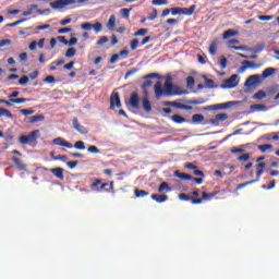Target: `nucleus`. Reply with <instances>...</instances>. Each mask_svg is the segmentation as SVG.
I'll use <instances>...</instances> for the list:
<instances>
[{
	"label": "nucleus",
	"mask_w": 279,
	"mask_h": 279,
	"mask_svg": "<svg viewBox=\"0 0 279 279\" xmlns=\"http://www.w3.org/2000/svg\"><path fill=\"white\" fill-rule=\"evenodd\" d=\"M155 97L156 99H161L163 97H171L173 95H182V92L174 90L173 83L166 82L162 86V83L158 81L155 84Z\"/></svg>",
	"instance_id": "1"
},
{
	"label": "nucleus",
	"mask_w": 279,
	"mask_h": 279,
	"mask_svg": "<svg viewBox=\"0 0 279 279\" xmlns=\"http://www.w3.org/2000/svg\"><path fill=\"white\" fill-rule=\"evenodd\" d=\"M208 100L206 98H197V99H191V100H184V99H179L173 101V108H177L178 110H193L192 106H202L203 104H206ZM184 104H190L184 105Z\"/></svg>",
	"instance_id": "2"
},
{
	"label": "nucleus",
	"mask_w": 279,
	"mask_h": 279,
	"mask_svg": "<svg viewBox=\"0 0 279 279\" xmlns=\"http://www.w3.org/2000/svg\"><path fill=\"white\" fill-rule=\"evenodd\" d=\"M265 167H267V163L264 161L257 163L255 166L256 179L238 184L236 191H240V189H245V186H250V184H255V182H260V178H263V173H265Z\"/></svg>",
	"instance_id": "3"
},
{
	"label": "nucleus",
	"mask_w": 279,
	"mask_h": 279,
	"mask_svg": "<svg viewBox=\"0 0 279 279\" xmlns=\"http://www.w3.org/2000/svg\"><path fill=\"white\" fill-rule=\"evenodd\" d=\"M40 136V130H34L28 135H21L20 136V144L21 145H29L31 147H36L38 145V138Z\"/></svg>",
	"instance_id": "4"
},
{
	"label": "nucleus",
	"mask_w": 279,
	"mask_h": 279,
	"mask_svg": "<svg viewBox=\"0 0 279 279\" xmlns=\"http://www.w3.org/2000/svg\"><path fill=\"white\" fill-rule=\"evenodd\" d=\"M171 14L172 16H178V15H184V16H193L195 13V10H197V5L192 4L190 8H171Z\"/></svg>",
	"instance_id": "5"
},
{
	"label": "nucleus",
	"mask_w": 279,
	"mask_h": 279,
	"mask_svg": "<svg viewBox=\"0 0 279 279\" xmlns=\"http://www.w3.org/2000/svg\"><path fill=\"white\" fill-rule=\"evenodd\" d=\"M202 195H203L202 198H192V204L194 206H197L203 202H210V199L219 195V191H215L213 193L203 192Z\"/></svg>",
	"instance_id": "6"
},
{
	"label": "nucleus",
	"mask_w": 279,
	"mask_h": 279,
	"mask_svg": "<svg viewBox=\"0 0 279 279\" xmlns=\"http://www.w3.org/2000/svg\"><path fill=\"white\" fill-rule=\"evenodd\" d=\"M66 5H75V0H57L50 2L52 10H62V8H66Z\"/></svg>",
	"instance_id": "7"
},
{
	"label": "nucleus",
	"mask_w": 279,
	"mask_h": 279,
	"mask_svg": "<svg viewBox=\"0 0 279 279\" xmlns=\"http://www.w3.org/2000/svg\"><path fill=\"white\" fill-rule=\"evenodd\" d=\"M236 102L234 101L216 104V105L205 107L204 110H228V108H232V106H234Z\"/></svg>",
	"instance_id": "8"
},
{
	"label": "nucleus",
	"mask_w": 279,
	"mask_h": 279,
	"mask_svg": "<svg viewBox=\"0 0 279 279\" xmlns=\"http://www.w3.org/2000/svg\"><path fill=\"white\" fill-rule=\"evenodd\" d=\"M36 10L37 14H45L46 12H51L50 9L40 10L37 4H31L27 11L22 13V16H32Z\"/></svg>",
	"instance_id": "9"
},
{
	"label": "nucleus",
	"mask_w": 279,
	"mask_h": 279,
	"mask_svg": "<svg viewBox=\"0 0 279 279\" xmlns=\"http://www.w3.org/2000/svg\"><path fill=\"white\" fill-rule=\"evenodd\" d=\"M236 80H239L238 74L231 75L225 81V85L222 86V88H236V86H239V81Z\"/></svg>",
	"instance_id": "10"
},
{
	"label": "nucleus",
	"mask_w": 279,
	"mask_h": 279,
	"mask_svg": "<svg viewBox=\"0 0 279 279\" xmlns=\"http://www.w3.org/2000/svg\"><path fill=\"white\" fill-rule=\"evenodd\" d=\"M114 108H121V97L119 93H114L110 97V109L114 110Z\"/></svg>",
	"instance_id": "11"
},
{
	"label": "nucleus",
	"mask_w": 279,
	"mask_h": 279,
	"mask_svg": "<svg viewBox=\"0 0 279 279\" xmlns=\"http://www.w3.org/2000/svg\"><path fill=\"white\" fill-rule=\"evenodd\" d=\"M53 145H58L59 147H66L68 149H73V144L64 140V137H57L52 141Z\"/></svg>",
	"instance_id": "12"
},
{
	"label": "nucleus",
	"mask_w": 279,
	"mask_h": 279,
	"mask_svg": "<svg viewBox=\"0 0 279 279\" xmlns=\"http://www.w3.org/2000/svg\"><path fill=\"white\" fill-rule=\"evenodd\" d=\"M228 121V113H218L216 114L215 119H210V125H219V123Z\"/></svg>",
	"instance_id": "13"
},
{
	"label": "nucleus",
	"mask_w": 279,
	"mask_h": 279,
	"mask_svg": "<svg viewBox=\"0 0 279 279\" xmlns=\"http://www.w3.org/2000/svg\"><path fill=\"white\" fill-rule=\"evenodd\" d=\"M73 128L76 132H80V134H88V130L80 124V120H77V118L73 119Z\"/></svg>",
	"instance_id": "14"
},
{
	"label": "nucleus",
	"mask_w": 279,
	"mask_h": 279,
	"mask_svg": "<svg viewBox=\"0 0 279 279\" xmlns=\"http://www.w3.org/2000/svg\"><path fill=\"white\" fill-rule=\"evenodd\" d=\"M138 101H140L138 93H136V92L132 93L130 101H129L130 106L133 107L135 110H138V108H140Z\"/></svg>",
	"instance_id": "15"
},
{
	"label": "nucleus",
	"mask_w": 279,
	"mask_h": 279,
	"mask_svg": "<svg viewBox=\"0 0 279 279\" xmlns=\"http://www.w3.org/2000/svg\"><path fill=\"white\" fill-rule=\"evenodd\" d=\"M250 109L253 111V112H267V106L264 105V104H254V105H251L250 106Z\"/></svg>",
	"instance_id": "16"
},
{
	"label": "nucleus",
	"mask_w": 279,
	"mask_h": 279,
	"mask_svg": "<svg viewBox=\"0 0 279 279\" xmlns=\"http://www.w3.org/2000/svg\"><path fill=\"white\" fill-rule=\"evenodd\" d=\"M150 197L154 202H157V204H163V202H167V199H169V196L167 194H162V195L151 194Z\"/></svg>",
	"instance_id": "17"
},
{
	"label": "nucleus",
	"mask_w": 279,
	"mask_h": 279,
	"mask_svg": "<svg viewBox=\"0 0 279 279\" xmlns=\"http://www.w3.org/2000/svg\"><path fill=\"white\" fill-rule=\"evenodd\" d=\"M51 173L57 177L58 180H64V169L63 168H52Z\"/></svg>",
	"instance_id": "18"
},
{
	"label": "nucleus",
	"mask_w": 279,
	"mask_h": 279,
	"mask_svg": "<svg viewBox=\"0 0 279 279\" xmlns=\"http://www.w3.org/2000/svg\"><path fill=\"white\" fill-rule=\"evenodd\" d=\"M260 80V75L254 74L248 76V78L245 81L244 86H254Z\"/></svg>",
	"instance_id": "19"
},
{
	"label": "nucleus",
	"mask_w": 279,
	"mask_h": 279,
	"mask_svg": "<svg viewBox=\"0 0 279 279\" xmlns=\"http://www.w3.org/2000/svg\"><path fill=\"white\" fill-rule=\"evenodd\" d=\"M242 64L243 65L239 69V73H245L246 69H254V66H256L254 62L247 60L242 61Z\"/></svg>",
	"instance_id": "20"
},
{
	"label": "nucleus",
	"mask_w": 279,
	"mask_h": 279,
	"mask_svg": "<svg viewBox=\"0 0 279 279\" xmlns=\"http://www.w3.org/2000/svg\"><path fill=\"white\" fill-rule=\"evenodd\" d=\"M114 27H117V16L110 15L108 22H107V29L110 32L114 31Z\"/></svg>",
	"instance_id": "21"
},
{
	"label": "nucleus",
	"mask_w": 279,
	"mask_h": 279,
	"mask_svg": "<svg viewBox=\"0 0 279 279\" xmlns=\"http://www.w3.org/2000/svg\"><path fill=\"white\" fill-rule=\"evenodd\" d=\"M217 47H219V39H214L209 45L210 56H217Z\"/></svg>",
	"instance_id": "22"
},
{
	"label": "nucleus",
	"mask_w": 279,
	"mask_h": 279,
	"mask_svg": "<svg viewBox=\"0 0 279 279\" xmlns=\"http://www.w3.org/2000/svg\"><path fill=\"white\" fill-rule=\"evenodd\" d=\"M142 104L145 112H151V102L149 101V98L147 97V95H144Z\"/></svg>",
	"instance_id": "23"
},
{
	"label": "nucleus",
	"mask_w": 279,
	"mask_h": 279,
	"mask_svg": "<svg viewBox=\"0 0 279 279\" xmlns=\"http://www.w3.org/2000/svg\"><path fill=\"white\" fill-rule=\"evenodd\" d=\"M233 36H239V31L227 29V31L222 34L223 40H228V38H232Z\"/></svg>",
	"instance_id": "24"
},
{
	"label": "nucleus",
	"mask_w": 279,
	"mask_h": 279,
	"mask_svg": "<svg viewBox=\"0 0 279 279\" xmlns=\"http://www.w3.org/2000/svg\"><path fill=\"white\" fill-rule=\"evenodd\" d=\"M174 175H175V178H179V180H184V181L193 180V175L186 174V173H182L179 170H177L174 172Z\"/></svg>",
	"instance_id": "25"
},
{
	"label": "nucleus",
	"mask_w": 279,
	"mask_h": 279,
	"mask_svg": "<svg viewBox=\"0 0 279 279\" xmlns=\"http://www.w3.org/2000/svg\"><path fill=\"white\" fill-rule=\"evenodd\" d=\"M274 73H276V69L275 68H267L263 71L262 73V77L264 80H267V77H271V75H274Z\"/></svg>",
	"instance_id": "26"
},
{
	"label": "nucleus",
	"mask_w": 279,
	"mask_h": 279,
	"mask_svg": "<svg viewBox=\"0 0 279 279\" xmlns=\"http://www.w3.org/2000/svg\"><path fill=\"white\" fill-rule=\"evenodd\" d=\"M165 191L171 193V186H169V183L167 182H161L158 187V193H165Z\"/></svg>",
	"instance_id": "27"
},
{
	"label": "nucleus",
	"mask_w": 279,
	"mask_h": 279,
	"mask_svg": "<svg viewBox=\"0 0 279 279\" xmlns=\"http://www.w3.org/2000/svg\"><path fill=\"white\" fill-rule=\"evenodd\" d=\"M171 119H172V121H173L174 123H178L179 125L182 124V123H186V118H184V117H182V116H180V114H173V116L171 117Z\"/></svg>",
	"instance_id": "28"
},
{
	"label": "nucleus",
	"mask_w": 279,
	"mask_h": 279,
	"mask_svg": "<svg viewBox=\"0 0 279 279\" xmlns=\"http://www.w3.org/2000/svg\"><path fill=\"white\" fill-rule=\"evenodd\" d=\"M40 121H45V116L38 114V116H33L28 118V123H38Z\"/></svg>",
	"instance_id": "29"
},
{
	"label": "nucleus",
	"mask_w": 279,
	"mask_h": 279,
	"mask_svg": "<svg viewBox=\"0 0 279 279\" xmlns=\"http://www.w3.org/2000/svg\"><path fill=\"white\" fill-rule=\"evenodd\" d=\"M0 117H7V119H14V114L10 110L0 107Z\"/></svg>",
	"instance_id": "30"
},
{
	"label": "nucleus",
	"mask_w": 279,
	"mask_h": 279,
	"mask_svg": "<svg viewBox=\"0 0 279 279\" xmlns=\"http://www.w3.org/2000/svg\"><path fill=\"white\" fill-rule=\"evenodd\" d=\"M154 84V82L147 80L144 82V84H142V90H144V95H146V97H148L149 93L147 92V88H150V86Z\"/></svg>",
	"instance_id": "31"
},
{
	"label": "nucleus",
	"mask_w": 279,
	"mask_h": 279,
	"mask_svg": "<svg viewBox=\"0 0 279 279\" xmlns=\"http://www.w3.org/2000/svg\"><path fill=\"white\" fill-rule=\"evenodd\" d=\"M134 194H135V197H147V195H149V192L145 190L135 189Z\"/></svg>",
	"instance_id": "32"
},
{
	"label": "nucleus",
	"mask_w": 279,
	"mask_h": 279,
	"mask_svg": "<svg viewBox=\"0 0 279 279\" xmlns=\"http://www.w3.org/2000/svg\"><path fill=\"white\" fill-rule=\"evenodd\" d=\"M179 199H181V202H192L193 203V199H195V197H191L186 193H181V194H179Z\"/></svg>",
	"instance_id": "33"
},
{
	"label": "nucleus",
	"mask_w": 279,
	"mask_h": 279,
	"mask_svg": "<svg viewBox=\"0 0 279 279\" xmlns=\"http://www.w3.org/2000/svg\"><path fill=\"white\" fill-rule=\"evenodd\" d=\"M73 147L75 149L84 151V149H86V144L84 142H82V141H77V142L74 143Z\"/></svg>",
	"instance_id": "34"
},
{
	"label": "nucleus",
	"mask_w": 279,
	"mask_h": 279,
	"mask_svg": "<svg viewBox=\"0 0 279 279\" xmlns=\"http://www.w3.org/2000/svg\"><path fill=\"white\" fill-rule=\"evenodd\" d=\"M204 121V116L196 113L192 116V122L193 123H202Z\"/></svg>",
	"instance_id": "35"
},
{
	"label": "nucleus",
	"mask_w": 279,
	"mask_h": 279,
	"mask_svg": "<svg viewBox=\"0 0 279 279\" xmlns=\"http://www.w3.org/2000/svg\"><path fill=\"white\" fill-rule=\"evenodd\" d=\"M267 97V94L264 90H259L253 95V99H265Z\"/></svg>",
	"instance_id": "36"
},
{
	"label": "nucleus",
	"mask_w": 279,
	"mask_h": 279,
	"mask_svg": "<svg viewBox=\"0 0 279 279\" xmlns=\"http://www.w3.org/2000/svg\"><path fill=\"white\" fill-rule=\"evenodd\" d=\"M258 149L262 154H265V151H267V149H274V145H271V144L259 145Z\"/></svg>",
	"instance_id": "37"
},
{
	"label": "nucleus",
	"mask_w": 279,
	"mask_h": 279,
	"mask_svg": "<svg viewBox=\"0 0 279 279\" xmlns=\"http://www.w3.org/2000/svg\"><path fill=\"white\" fill-rule=\"evenodd\" d=\"M92 29H94L96 34H99V32L104 29V25L101 24V22H96L95 24H93Z\"/></svg>",
	"instance_id": "38"
},
{
	"label": "nucleus",
	"mask_w": 279,
	"mask_h": 279,
	"mask_svg": "<svg viewBox=\"0 0 279 279\" xmlns=\"http://www.w3.org/2000/svg\"><path fill=\"white\" fill-rule=\"evenodd\" d=\"M107 186H110L109 189H106ZM112 189H114V182H110V184L109 183H102L101 185H100V189H99V191H110V190H112Z\"/></svg>",
	"instance_id": "39"
},
{
	"label": "nucleus",
	"mask_w": 279,
	"mask_h": 279,
	"mask_svg": "<svg viewBox=\"0 0 279 279\" xmlns=\"http://www.w3.org/2000/svg\"><path fill=\"white\" fill-rule=\"evenodd\" d=\"M36 110L29 108V109H21L20 113L23 114V117H29V114H34Z\"/></svg>",
	"instance_id": "40"
},
{
	"label": "nucleus",
	"mask_w": 279,
	"mask_h": 279,
	"mask_svg": "<svg viewBox=\"0 0 279 279\" xmlns=\"http://www.w3.org/2000/svg\"><path fill=\"white\" fill-rule=\"evenodd\" d=\"M11 104H26V101H31L29 98H15V99H10Z\"/></svg>",
	"instance_id": "41"
},
{
	"label": "nucleus",
	"mask_w": 279,
	"mask_h": 279,
	"mask_svg": "<svg viewBox=\"0 0 279 279\" xmlns=\"http://www.w3.org/2000/svg\"><path fill=\"white\" fill-rule=\"evenodd\" d=\"M101 184V180L100 179H96L95 182H93L90 184V189L92 191H99V185Z\"/></svg>",
	"instance_id": "42"
},
{
	"label": "nucleus",
	"mask_w": 279,
	"mask_h": 279,
	"mask_svg": "<svg viewBox=\"0 0 279 279\" xmlns=\"http://www.w3.org/2000/svg\"><path fill=\"white\" fill-rule=\"evenodd\" d=\"M130 12H132V9L124 8L120 10L123 19H130Z\"/></svg>",
	"instance_id": "43"
},
{
	"label": "nucleus",
	"mask_w": 279,
	"mask_h": 279,
	"mask_svg": "<svg viewBox=\"0 0 279 279\" xmlns=\"http://www.w3.org/2000/svg\"><path fill=\"white\" fill-rule=\"evenodd\" d=\"M25 21H27V19L17 20V21H15L13 23L7 24V27H16L17 25H21V23H25Z\"/></svg>",
	"instance_id": "44"
},
{
	"label": "nucleus",
	"mask_w": 279,
	"mask_h": 279,
	"mask_svg": "<svg viewBox=\"0 0 279 279\" xmlns=\"http://www.w3.org/2000/svg\"><path fill=\"white\" fill-rule=\"evenodd\" d=\"M77 53V50L75 48H69L65 52V58H73Z\"/></svg>",
	"instance_id": "45"
},
{
	"label": "nucleus",
	"mask_w": 279,
	"mask_h": 279,
	"mask_svg": "<svg viewBox=\"0 0 279 279\" xmlns=\"http://www.w3.org/2000/svg\"><path fill=\"white\" fill-rule=\"evenodd\" d=\"M87 151L88 154H101V150L97 146H89Z\"/></svg>",
	"instance_id": "46"
},
{
	"label": "nucleus",
	"mask_w": 279,
	"mask_h": 279,
	"mask_svg": "<svg viewBox=\"0 0 279 279\" xmlns=\"http://www.w3.org/2000/svg\"><path fill=\"white\" fill-rule=\"evenodd\" d=\"M81 28L90 32V29H93V24L90 22H85L81 25Z\"/></svg>",
	"instance_id": "47"
},
{
	"label": "nucleus",
	"mask_w": 279,
	"mask_h": 279,
	"mask_svg": "<svg viewBox=\"0 0 279 279\" xmlns=\"http://www.w3.org/2000/svg\"><path fill=\"white\" fill-rule=\"evenodd\" d=\"M186 84H187L189 88H193V86H195V78L193 76H187Z\"/></svg>",
	"instance_id": "48"
},
{
	"label": "nucleus",
	"mask_w": 279,
	"mask_h": 279,
	"mask_svg": "<svg viewBox=\"0 0 279 279\" xmlns=\"http://www.w3.org/2000/svg\"><path fill=\"white\" fill-rule=\"evenodd\" d=\"M120 58H121V54H119V53L111 56V58L109 60L110 64H116L117 62H119Z\"/></svg>",
	"instance_id": "49"
},
{
	"label": "nucleus",
	"mask_w": 279,
	"mask_h": 279,
	"mask_svg": "<svg viewBox=\"0 0 279 279\" xmlns=\"http://www.w3.org/2000/svg\"><path fill=\"white\" fill-rule=\"evenodd\" d=\"M27 82H29V76H27V75H23V76L19 80L20 86H25V84H27Z\"/></svg>",
	"instance_id": "50"
},
{
	"label": "nucleus",
	"mask_w": 279,
	"mask_h": 279,
	"mask_svg": "<svg viewBox=\"0 0 279 279\" xmlns=\"http://www.w3.org/2000/svg\"><path fill=\"white\" fill-rule=\"evenodd\" d=\"M136 49H138V38L131 41V51H136Z\"/></svg>",
	"instance_id": "51"
},
{
	"label": "nucleus",
	"mask_w": 279,
	"mask_h": 279,
	"mask_svg": "<svg viewBox=\"0 0 279 279\" xmlns=\"http://www.w3.org/2000/svg\"><path fill=\"white\" fill-rule=\"evenodd\" d=\"M149 29L147 28H140L137 32L134 33V36H145Z\"/></svg>",
	"instance_id": "52"
},
{
	"label": "nucleus",
	"mask_w": 279,
	"mask_h": 279,
	"mask_svg": "<svg viewBox=\"0 0 279 279\" xmlns=\"http://www.w3.org/2000/svg\"><path fill=\"white\" fill-rule=\"evenodd\" d=\"M168 3L167 0H153V5H168Z\"/></svg>",
	"instance_id": "53"
},
{
	"label": "nucleus",
	"mask_w": 279,
	"mask_h": 279,
	"mask_svg": "<svg viewBox=\"0 0 279 279\" xmlns=\"http://www.w3.org/2000/svg\"><path fill=\"white\" fill-rule=\"evenodd\" d=\"M220 66H221V69H227L228 68V59L223 56L220 59Z\"/></svg>",
	"instance_id": "54"
},
{
	"label": "nucleus",
	"mask_w": 279,
	"mask_h": 279,
	"mask_svg": "<svg viewBox=\"0 0 279 279\" xmlns=\"http://www.w3.org/2000/svg\"><path fill=\"white\" fill-rule=\"evenodd\" d=\"M258 21H271L274 20V15H258Z\"/></svg>",
	"instance_id": "55"
},
{
	"label": "nucleus",
	"mask_w": 279,
	"mask_h": 279,
	"mask_svg": "<svg viewBox=\"0 0 279 279\" xmlns=\"http://www.w3.org/2000/svg\"><path fill=\"white\" fill-rule=\"evenodd\" d=\"M239 162H247L250 160V154H244L240 157H238Z\"/></svg>",
	"instance_id": "56"
},
{
	"label": "nucleus",
	"mask_w": 279,
	"mask_h": 279,
	"mask_svg": "<svg viewBox=\"0 0 279 279\" xmlns=\"http://www.w3.org/2000/svg\"><path fill=\"white\" fill-rule=\"evenodd\" d=\"M156 77L157 80H160V75L158 73H150L144 76L145 80H154Z\"/></svg>",
	"instance_id": "57"
},
{
	"label": "nucleus",
	"mask_w": 279,
	"mask_h": 279,
	"mask_svg": "<svg viewBox=\"0 0 279 279\" xmlns=\"http://www.w3.org/2000/svg\"><path fill=\"white\" fill-rule=\"evenodd\" d=\"M108 37L107 36H102L101 38H99L96 43V45L101 46V45H106V43H108Z\"/></svg>",
	"instance_id": "58"
},
{
	"label": "nucleus",
	"mask_w": 279,
	"mask_h": 279,
	"mask_svg": "<svg viewBox=\"0 0 279 279\" xmlns=\"http://www.w3.org/2000/svg\"><path fill=\"white\" fill-rule=\"evenodd\" d=\"M10 45H12V40L11 39H2V40H0V48L1 47H8Z\"/></svg>",
	"instance_id": "59"
},
{
	"label": "nucleus",
	"mask_w": 279,
	"mask_h": 279,
	"mask_svg": "<svg viewBox=\"0 0 279 279\" xmlns=\"http://www.w3.org/2000/svg\"><path fill=\"white\" fill-rule=\"evenodd\" d=\"M204 78L208 88H215V81H213L211 78H207L206 76H204Z\"/></svg>",
	"instance_id": "60"
},
{
	"label": "nucleus",
	"mask_w": 279,
	"mask_h": 279,
	"mask_svg": "<svg viewBox=\"0 0 279 279\" xmlns=\"http://www.w3.org/2000/svg\"><path fill=\"white\" fill-rule=\"evenodd\" d=\"M44 82H46L47 84H53V82H56V76L53 75H48Z\"/></svg>",
	"instance_id": "61"
},
{
	"label": "nucleus",
	"mask_w": 279,
	"mask_h": 279,
	"mask_svg": "<svg viewBox=\"0 0 279 279\" xmlns=\"http://www.w3.org/2000/svg\"><path fill=\"white\" fill-rule=\"evenodd\" d=\"M73 66H75V61L66 63L65 65H63V69H65L66 71H72Z\"/></svg>",
	"instance_id": "62"
},
{
	"label": "nucleus",
	"mask_w": 279,
	"mask_h": 279,
	"mask_svg": "<svg viewBox=\"0 0 279 279\" xmlns=\"http://www.w3.org/2000/svg\"><path fill=\"white\" fill-rule=\"evenodd\" d=\"M77 165H80V161H68L66 162V166L69 167V169H75Z\"/></svg>",
	"instance_id": "63"
},
{
	"label": "nucleus",
	"mask_w": 279,
	"mask_h": 279,
	"mask_svg": "<svg viewBox=\"0 0 279 279\" xmlns=\"http://www.w3.org/2000/svg\"><path fill=\"white\" fill-rule=\"evenodd\" d=\"M69 32H73V28H71V27L60 28L58 31V34H69Z\"/></svg>",
	"instance_id": "64"
}]
</instances>
